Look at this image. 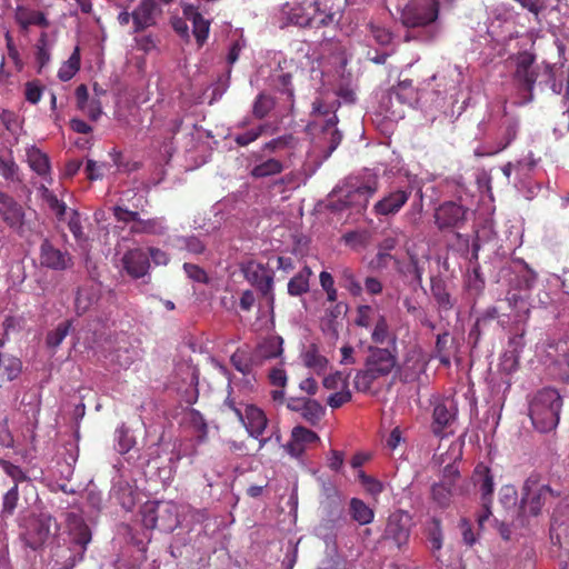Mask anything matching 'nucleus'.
Segmentation results:
<instances>
[{
    "label": "nucleus",
    "mask_w": 569,
    "mask_h": 569,
    "mask_svg": "<svg viewBox=\"0 0 569 569\" xmlns=\"http://www.w3.org/2000/svg\"><path fill=\"white\" fill-rule=\"evenodd\" d=\"M506 300L515 312L518 322H526L530 317L529 296H521L517 292H508Z\"/></svg>",
    "instance_id": "36"
},
{
    "label": "nucleus",
    "mask_w": 569,
    "mask_h": 569,
    "mask_svg": "<svg viewBox=\"0 0 569 569\" xmlns=\"http://www.w3.org/2000/svg\"><path fill=\"white\" fill-rule=\"evenodd\" d=\"M243 273L247 281L256 287L261 296L272 305L274 301L273 271L261 263L249 262L243 269Z\"/></svg>",
    "instance_id": "16"
},
{
    "label": "nucleus",
    "mask_w": 569,
    "mask_h": 569,
    "mask_svg": "<svg viewBox=\"0 0 569 569\" xmlns=\"http://www.w3.org/2000/svg\"><path fill=\"white\" fill-rule=\"evenodd\" d=\"M283 340L279 336H272L263 340L254 351V358L257 359H272L280 356Z\"/></svg>",
    "instance_id": "39"
},
{
    "label": "nucleus",
    "mask_w": 569,
    "mask_h": 569,
    "mask_svg": "<svg viewBox=\"0 0 569 569\" xmlns=\"http://www.w3.org/2000/svg\"><path fill=\"white\" fill-rule=\"evenodd\" d=\"M249 436L259 439L268 426V419L262 409L254 405H246V421L242 423Z\"/></svg>",
    "instance_id": "28"
},
{
    "label": "nucleus",
    "mask_w": 569,
    "mask_h": 569,
    "mask_svg": "<svg viewBox=\"0 0 569 569\" xmlns=\"http://www.w3.org/2000/svg\"><path fill=\"white\" fill-rule=\"evenodd\" d=\"M67 530L70 540L80 550V558H82L88 543L91 541V532L88 525L84 522L79 511H68L64 515Z\"/></svg>",
    "instance_id": "18"
},
{
    "label": "nucleus",
    "mask_w": 569,
    "mask_h": 569,
    "mask_svg": "<svg viewBox=\"0 0 569 569\" xmlns=\"http://www.w3.org/2000/svg\"><path fill=\"white\" fill-rule=\"evenodd\" d=\"M159 8L153 0H141L132 12L134 31L139 32L156 23Z\"/></svg>",
    "instance_id": "26"
},
{
    "label": "nucleus",
    "mask_w": 569,
    "mask_h": 569,
    "mask_svg": "<svg viewBox=\"0 0 569 569\" xmlns=\"http://www.w3.org/2000/svg\"><path fill=\"white\" fill-rule=\"evenodd\" d=\"M312 270L310 267L305 266L296 276H293L288 282V293L292 297H299L307 293L310 289V277Z\"/></svg>",
    "instance_id": "40"
},
{
    "label": "nucleus",
    "mask_w": 569,
    "mask_h": 569,
    "mask_svg": "<svg viewBox=\"0 0 569 569\" xmlns=\"http://www.w3.org/2000/svg\"><path fill=\"white\" fill-rule=\"evenodd\" d=\"M455 488L447 482H437L431 487V497L433 502L441 509H446L451 503V497Z\"/></svg>",
    "instance_id": "45"
},
{
    "label": "nucleus",
    "mask_w": 569,
    "mask_h": 569,
    "mask_svg": "<svg viewBox=\"0 0 569 569\" xmlns=\"http://www.w3.org/2000/svg\"><path fill=\"white\" fill-rule=\"evenodd\" d=\"M411 531V518L408 512L399 510L389 516L385 538L398 548L408 543Z\"/></svg>",
    "instance_id": "17"
},
{
    "label": "nucleus",
    "mask_w": 569,
    "mask_h": 569,
    "mask_svg": "<svg viewBox=\"0 0 569 569\" xmlns=\"http://www.w3.org/2000/svg\"><path fill=\"white\" fill-rule=\"evenodd\" d=\"M102 287L99 282H87L79 287L74 297V311L82 316L99 306Z\"/></svg>",
    "instance_id": "19"
},
{
    "label": "nucleus",
    "mask_w": 569,
    "mask_h": 569,
    "mask_svg": "<svg viewBox=\"0 0 569 569\" xmlns=\"http://www.w3.org/2000/svg\"><path fill=\"white\" fill-rule=\"evenodd\" d=\"M485 284H486V281L481 273L480 264L478 262H476L472 266L471 270H469L467 273V279H466L467 289L471 293L478 296L483 291Z\"/></svg>",
    "instance_id": "50"
},
{
    "label": "nucleus",
    "mask_w": 569,
    "mask_h": 569,
    "mask_svg": "<svg viewBox=\"0 0 569 569\" xmlns=\"http://www.w3.org/2000/svg\"><path fill=\"white\" fill-rule=\"evenodd\" d=\"M515 279L511 284L515 289L530 292L537 283L538 274L532 270L523 259H515L511 267Z\"/></svg>",
    "instance_id": "24"
},
{
    "label": "nucleus",
    "mask_w": 569,
    "mask_h": 569,
    "mask_svg": "<svg viewBox=\"0 0 569 569\" xmlns=\"http://www.w3.org/2000/svg\"><path fill=\"white\" fill-rule=\"evenodd\" d=\"M458 416V405L451 397L440 398L433 402L430 430L437 438L443 439L453 433L452 426Z\"/></svg>",
    "instance_id": "11"
},
{
    "label": "nucleus",
    "mask_w": 569,
    "mask_h": 569,
    "mask_svg": "<svg viewBox=\"0 0 569 569\" xmlns=\"http://www.w3.org/2000/svg\"><path fill=\"white\" fill-rule=\"evenodd\" d=\"M562 103L565 107V110L561 112V114L558 117V120L556 121L553 132L558 137H562L566 132L569 131V71L566 78V90L565 94L562 97Z\"/></svg>",
    "instance_id": "47"
},
{
    "label": "nucleus",
    "mask_w": 569,
    "mask_h": 569,
    "mask_svg": "<svg viewBox=\"0 0 569 569\" xmlns=\"http://www.w3.org/2000/svg\"><path fill=\"white\" fill-rule=\"evenodd\" d=\"M27 160L30 168L39 176H47L50 172L49 158L40 149L31 146L27 149Z\"/></svg>",
    "instance_id": "42"
},
{
    "label": "nucleus",
    "mask_w": 569,
    "mask_h": 569,
    "mask_svg": "<svg viewBox=\"0 0 569 569\" xmlns=\"http://www.w3.org/2000/svg\"><path fill=\"white\" fill-rule=\"evenodd\" d=\"M336 0H295L286 2L281 14L291 24L300 28L320 29L336 27L341 18V8Z\"/></svg>",
    "instance_id": "1"
},
{
    "label": "nucleus",
    "mask_w": 569,
    "mask_h": 569,
    "mask_svg": "<svg viewBox=\"0 0 569 569\" xmlns=\"http://www.w3.org/2000/svg\"><path fill=\"white\" fill-rule=\"evenodd\" d=\"M0 214L10 228L19 233L23 232L26 226L24 210L8 194L0 201Z\"/></svg>",
    "instance_id": "20"
},
{
    "label": "nucleus",
    "mask_w": 569,
    "mask_h": 569,
    "mask_svg": "<svg viewBox=\"0 0 569 569\" xmlns=\"http://www.w3.org/2000/svg\"><path fill=\"white\" fill-rule=\"evenodd\" d=\"M563 400L555 388H543L529 403V416L536 430L549 432L557 428Z\"/></svg>",
    "instance_id": "4"
},
{
    "label": "nucleus",
    "mask_w": 569,
    "mask_h": 569,
    "mask_svg": "<svg viewBox=\"0 0 569 569\" xmlns=\"http://www.w3.org/2000/svg\"><path fill=\"white\" fill-rule=\"evenodd\" d=\"M80 68V53L76 48L69 59L60 67L58 77L61 81H69Z\"/></svg>",
    "instance_id": "51"
},
{
    "label": "nucleus",
    "mask_w": 569,
    "mask_h": 569,
    "mask_svg": "<svg viewBox=\"0 0 569 569\" xmlns=\"http://www.w3.org/2000/svg\"><path fill=\"white\" fill-rule=\"evenodd\" d=\"M405 104H399L396 100V94L389 89L387 92H385L379 101V108L381 113L390 120H398L403 118L405 111H403Z\"/></svg>",
    "instance_id": "37"
},
{
    "label": "nucleus",
    "mask_w": 569,
    "mask_h": 569,
    "mask_svg": "<svg viewBox=\"0 0 569 569\" xmlns=\"http://www.w3.org/2000/svg\"><path fill=\"white\" fill-rule=\"evenodd\" d=\"M431 293L441 311H449L453 308L455 301L442 280H432Z\"/></svg>",
    "instance_id": "44"
},
{
    "label": "nucleus",
    "mask_w": 569,
    "mask_h": 569,
    "mask_svg": "<svg viewBox=\"0 0 569 569\" xmlns=\"http://www.w3.org/2000/svg\"><path fill=\"white\" fill-rule=\"evenodd\" d=\"M391 91L396 94V100L399 104L412 106L418 101L417 90L410 79L399 80L397 86L391 88Z\"/></svg>",
    "instance_id": "41"
},
{
    "label": "nucleus",
    "mask_w": 569,
    "mask_h": 569,
    "mask_svg": "<svg viewBox=\"0 0 569 569\" xmlns=\"http://www.w3.org/2000/svg\"><path fill=\"white\" fill-rule=\"evenodd\" d=\"M134 445L133 437L129 433V430L121 426L116 430V449L119 453H127Z\"/></svg>",
    "instance_id": "55"
},
{
    "label": "nucleus",
    "mask_w": 569,
    "mask_h": 569,
    "mask_svg": "<svg viewBox=\"0 0 569 569\" xmlns=\"http://www.w3.org/2000/svg\"><path fill=\"white\" fill-rule=\"evenodd\" d=\"M267 128H268L267 124H260L254 129L248 130L242 133H237L233 136V141L239 147H246V146L250 144L251 142L256 141L259 137H261Z\"/></svg>",
    "instance_id": "59"
},
{
    "label": "nucleus",
    "mask_w": 569,
    "mask_h": 569,
    "mask_svg": "<svg viewBox=\"0 0 569 569\" xmlns=\"http://www.w3.org/2000/svg\"><path fill=\"white\" fill-rule=\"evenodd\" d=\"M292 141L291 134L281 136L264 143L259 152L268 156L289 147Z\"/></svg>",
    "instance_id": "60"
},
{
    "label": "nucleus",
    "mask_w": 569,
    "mask_h": 569,
    "mask_svg": "<svg viewBox=\"0 0 569 569\" xmlns=\"http://www.w3.org/2000/svg\"><path fill=\"white\" fill-rule=\"evenodd\" d=\"M181 423L184 432H189L197 442H201L206 439L208 432V426L202 415L194 409L186 408L180 412Z\"/></svg>",
    "instance_id": "21"
},
{
    "label": "nucleus",
    "mask_w": 569,
    "mask_h": 569,
    "mask_svg": "<svg viewBox=\"0 0 569 569\" xmlns=\"http://www.w3.org/2000/svg\"><path fill=\"white\" fill-rule=\"evenodd\" d=\"M302 362L307 368L313 369L318 375L322 373L328 366V359L322 356L316 343L309 345L301 352Z\"/></svg>",
    "instance_id": "35"
},
{
    "label": "nucleus",
    "mask_w": 569,
    "mask_h": 569,
    "mask_svg": "<svg viewBox=\"0 0 569 569\" xmlns=\"http://www.w3.org/2000/svg\"><path fill=\"white\" fill-rule=\"evenodd\" d=\"M491 326L490 322L482 319L481 317H478L470 329L468 333V342L471 345L472 348H476L480 340L482 335L487 331V329Z\"/></svg>",
    "instance_id": "58"
},
{
    "label": "nucleus",
    "mask_w": 569,
    "mask_h": 569,
    "mask_svg": "<svg viewBox=\"0 0 569 569\" xmlns=\"http://www.w3.org/2000/svg\"><path fill=\"white\" fill-rule=\"evenodd\" d=\"M519 355L506 350L500 358L499 368L502 372L511 375L519 367Z\"/></svg>",
    "instance_id": "63"
},
{
    "label": "nucleus",
    "mask_w": 569,
    "mask_h": 569,
    "mask_svg": "<svg viewBox=\"0 0 569 569\" xmlns=\"http://www.w3.org/2000/svg\"><path fill=\"white\" fill-rule=\"evenodd\" d=\"M468 214V208L455 202L446 201L435 211V222L439 230H452L461 228Z\"/></svg>",
    "instance_id": "14"
},
{
    "label": "nucleus",
    "mask_w": 569,
    "mask_h": 569,
    "mask_svg": "<svg viewBox=\"0 0 569 569\" xmlns=\"http://www.w3.org/2000/svg\"><path fill=\"white\" fill-rule=\"evenodd\" d=\"M0 370L7 381L16 380L22 371V362L19 358L0 352Z\"/></svg>",
    "instance_id": "43"
},
{
    "label": "nucleus",
    "mask_w": 569,
    "mask_h": 569,
    "mask_svg": "<svg viewBox=\"0 0 569 569\" xmlns=\"http://www.w3.org/2000/svg\"><path fill=\"white\" fill-rule=\"evenodd\" d=\"M378 191V178L375 174L350 177L341 189L339 202L341 207H350L360 211L366 209L369 199Z\"/></svg>",
    "instance_id": "7"
},
{
    "label": "nucleus",
    "mask_w": 569,
    "mask_h": 569,
    "mask_svg": "<svg viewBox=\"0 0 569 569\" xmlns=\"http://www.w3.org/2000/svg\"><path fill=\"white\" fill-rule=\"evenodd\" d=\"M13 17L22 31H27L31 26L49 27V21L43 12L32 10L26 6H17Z\"/></svg>",
    "instance_id": "29"
},
{
    "label": "nucleus",
    "mask_w": 569,
    "mask_h": 569,
    "mask_svg": "<svg viewBox=\"0 0 569 569\" xmlns=\"http://www.w3.org/2000/svg\"><path fill=\"white\" fill-rule=\"evenodd\" d=\"M552 496L553 491L549 486L540 485L536 478L529 477L522 486L519 513L523 517L538 516L547 499Z\"/></svg>",
    "instance_id": "10"
},
{
    "label": "nucleus",
    "mask_w": 569,
    "mask_h": 569,
    "mask_svg": "<svg viewBox=\"0 0 569 569\" xmlns=\"http://www.w3.org/2000/svg\"><path fill=\"white\" fill-rule=\"evenodd\" d=\"M512 83L523 97L526 102L533 99V88L539 73L536 56L529 51L519 52L515 59Z\"/></svg>",
    "instance_id": "8"
},
{
    "label": "nucleus",
    "mask_w": 569,
    "mask_h": 569,
    "mask_svg": "<svg viewBox=\"0 0 569 569\" xmlns=\"http://www.w3.org/2000/svg\"><path fill=\"white\" fill-rule=\"evenodd\" d=\"M230 77L231 68L218 77L217 81L212 84V96L209 102L210 104L219 100L227 92L230 86Z\"/></svg>",
    "instance_id": "57"
},
{
    "label": "nucleus",
    "mask_w": 569,
    "mask_h": 569,
    "mask_svg": "<svg viewBox=\"0 0 569 569\" xmlns=\"http://www.w3.org/2000/svg\"><path fill=\"white\" fill-rule=\"evenodd\" d=\"M183 14L187 20L192 23V33L199 47H201L209 34L210 22L206 20L198 10L192 6L183 8Z\"/></svg>",
    "instance_id": "32"
},
{
    "label": "nucleus",
    "mask_w": 569,
    "mask_h": 569,
    "mask_svg": "<svg viewBox=\"0 0 569 569\" xmlns=\"http://www.w3.org/2000/svg\"><path fill=\"white\" fill-rule=\"evenodd\" d=\"M272 84L277 91L292 100L295 90L292 86V76L289 72H281L272 77Z\"/></svg>",
    "instance_id": "53"
},
{
    "label": "nucleus",
    "mask_w": 569,
    "mask_h": 569,
    "mask_svg": "<svg viewBox=\"0 0 569 569\" xmlns=\"http://www.w3.org/2000/svg\"><path fill=\"white\" fill-rule=\"evenodd\" d=\"M40 262L42 266L53 270H64L71 263L68 252L52 246L49 240H44L40 246Z\"/></svg>",
    "instance_id": "22"
},
{
    "label": "nucleus",
    "mask_w": 569,
    "mask_h": 569,
    "mask_svg": "<svg viewBox=\"0 0 569 569\" xmlns=\"http://www.w3.org/2000/svg\"><path fill=\"white\" fill-rule=\"evenodd\" d=\"M325 412L326 409L319 401L310 399L305 407H302L300 415L309 425L317 426L325 416Z\"/></svg>",
    "instance_id": "48"
},
{
    "label": "nucleus",
    "mask_w": 569,
    "mask_h": 569,
    "mask_svg": "<svg viewBox=\"0 0 569 569\" xmlns=\"http://www.w3.org/2000/svg\"><path fill=\"white\" fill-rule=\"evenodd\" d=\"M348 311V305L337 302L335 306L326 309L325 317L321 320V330L331 340L339 338L340 322L338 319Z\"/></svg>",
    "instance_id": "27"
},
{
    "label": "nucleus",
    "mask_w": 569,
    "mask_h": 569,
    "mask_svg": "<svg viewBox=\"0 0 569 569\" xmlns=\"http://www.w3.org/2000/svg\"><path fill=\"white\" fill-rule=\"evenodd\" d=\"M291 438L297 439L303 446L319 441V436L315 431L302 426H297L292 429Z\"/></svg>",
    "instance_id": "64"
},
{
    "label": "nucleus",
    "mask_w": 569,
    "mask_h": 569,
    "mask_svg": "<svg viewBox=\"0 0 569 569\" xmlns=\"http://www.w3.org/2000/svg\"><path fill=\"white\" fill-rule=\"evenodd\" d=\"M367 352L365 367L356 372L353 380L355 388L360 392L370 391L373 382L389 376L398 362L396 348L391 350L370 345Z\"/></svg>",
    "instance_id": "3"
},
{
    "label": "nucleus",
    "mask_w": 569,
    "mask_h": 569,
    "mask_svg": "<svg viewBox=\"0 0 569 569\" xmlns=\"http://www.w3.org/2000/svg\"><path fill=\"white\" fill-rule=\"evenodd\" d=\"M140 515L147 529L172 532L178 527V505L172 501H148L141 507Z\"/></svg>",
    "instance_id": "6"
},
{
    "label": "nucleus",
    "mask_w": 569,
    "mask_h": 569,
    "mask_svg": "<svg viewBox=\"0 0 569 569\" xmlns=\"http://www.w3.org/2000/svg\"><path fill=\"white\" fill-rule=\"evenodd\" d=\"M267 154L261 152H254L252 158L256 164L250 170V176L254 179L268 178L271 176L279 174L283 171V163L276 158H267Z\"/></svg>",
    "instance_id": "25"
},
{
    "label": "nucleus",
    "mask_w": 569,
    "mask_h": 569,
    "mask_svg": "<svg viewBox=\"0 0 569 569\" xmlns=\"http://www.w3.org/2000/svg\"><path fill=\"white\" fill-rule=\"evenodd\" d=\"M425 535L427 538L428 548L436 560H439L437 555L443 546V530L440 518L431 517L425 525Z\"/></svg>",
    "instance_id": "30"
},
{
    "label": "nucleus",
    "mask_w": 569,
    "mask_h": 569,
    "mask_svg": "<svg viewBox=\"0 0 569 569\" xmlns=\"http://www.w3.org/2000/svg\"><path fill=\"white\" fill-rule=\"evenodd\" d=\"M358 479H359L360 483L362 485V487L366 489V491L373 497L379 496L385 489V486L380 480H378L377 478H375L372 476L367 475L362 470H359Z\"/></svg>",
    "instance_id": "56"
},
{
    "label": "nucleus",
    "mask_w": 569,
    "mask_h": 569,
    "mask_svg": "<svg viewBox=\"0 0 569 569\" xmlns=\"http://www.w3.org/2000/svg\"><path fill=\"white\" fill-rule=\"evenodd\" d=\"M412 193V187L409 184L390 189L378 200L372 208L377 217H393L408 202Z\"/></svg>",
    "instance_id": "12"
},
{
    "label": "nucleus",
    "mask_w": 569,
    "mask_h": 569,
    "mask_svg": "<svg viewBox=\"0 0 569 569\" xmlns=\"http://www.w3.org/2000/svg\"><path fill=\"white\" fill-rule=\"evenodd\" d=\"M441 0H410L401 12V22L407 28L405 40L429 42L440 33L437 22Z\"/></svg>",
    "instance_id": "2"
},
{
    "label": "nucleus",
    "mask_w": 569,
    "mask_h": 569,
    "mask_svg": "<svg viewBox=\"0 0 569 569\" xmlns=\"http://www.w3.org/2000/svg\"><path fill=\"white\" fill-rule=\"evenodd\" d=\"M112 495L127 511L132 510L140 496L137 488L123 479H119L117 482H114Z\"/></svg>",
    "instance_id": "31"
},
{
    "label": "nucleus",
    "mask_w": 569,
    "mask_h": 569,
    "mask_svg": "<svg viewBox=\"0 0 569 569\" xmlns=\"http://www.w3.org/2000/svg\"><path fill=\"white\" fill-rule=\"evenodd\" d=\"M273 99L264 93H260L253 102L252 114L257 119H263L273 109Z\"/></svg>",
    "instance_id": "54"
},
{
    "label": "nucleus",
    "mask_w": 569,
    "mask_h": 569,
    "mask_svg": "<svg viewBox=\"0 0 569 569\" xmlns=\"http://www.w3.org/2000/svg\"><path fill=\"white\" fill-rule=\"evenodd\" d=\"M137 351L129 346H120L108 355V367L113 370L128 369L137 358Z\"/></svg>",
    "instance_id": "33"
},
{
    "label": "nucleus",
    "mask_w": 569,
    "mask_h": 569,
    "mask_svg": "<svg viewBox=\"0 0 569 569\" xmlns=\"http://www.w3.org/2000/svg\"><path fill=\"white\" fill-rule=\"evenodd\" d=\"M349 513L351 519L361 526L371 523L375 518L373 510L359 498L350 499Z\"/></svg>",
    "instance_id": "38"
},
{
    "label": "nucleus",
    "mask_w": 569,
    "mask_h": 569,
    "mask_svg": "<svg viewBox=\"0 0 569 569\" xmlns=\"http://www.w3.org/2000/svg\"><path fill=\"white\" fill-rule=\"evenodd\" d=\"M124 270L132 278H142L150 267L149 256L142 249H132L122 257Z\"/></svg>",
    "instance_id": "23"
},
{
    "label": "nucleus",
    "mask_w": 569,
    "mask_h": 569,
    "mask_svg": "<svg viewBox=\"0 0 569 569\" xmlns=\"http://www.w3.org/2000/svg\"><path fill=\"white\" fill-rule=\"evenodd\" d=\"M520 128V120L505 111L500 120L497 133L492 143L483 144L475 150V156H493L507 149L517 138Z\"/></svg>",
    "instance_id": "9"
},
{
    "label": "nucleus",
    "mask_w": 569,
    "mask_h": 569,
    "mask_svg": "<svg viewBox=\"0 0 569 569\" xmlns=\"http://www.w3.org/2000/svg\"><path fill=\"white\" fill-rule=\"evenodd\" d=\"M176 130L171 129L158 142V160L163 163H169L176 152L174 141Z\"/></svg>",
    "instance_id": "46"
},
{
    "label": "nucleus",
    "mask_w": 569,
    "mask_h": 569,
    "mask_svg": "<svg viewBox=\"0 0 569 569\" xmlns=\"http://www.w3.org/2000/svg\"><path fill=\"white\" fill-rule=\"evenodd\" d=\"M475 483L481 492L482 512L478 516V525L482 527L483 523L491 516L492 493L495 489L493 476L490 469L483 465H478L473 475Z\"/></svg>",
    "instance_id": "15"
},
{
    "label": "nucleus",
    "mask_w": 569,
    "mask_h": 569,
    "mask_svg": "<svg viewBox=\"0 0 569 569\" xmlns=\"http://www.w3.org/2000/svg\"><path fill=\"white\" fill-rule=\"evenodd\" d=\"M56 526V520L49 515H41L30 520L26 531L22 533L24 545L32 550H38L49 539L52 527Z\"/></svg>",
    "instance_id": "13"
},
{
    "label": "nucleus",
    "mask_w": 569,
    "mask_h": 569,
    "mask_svg": "<svg viewBox=\"0 0 569 569\" xmlns=\"http://www.w3.org/2000/svg\"><path fill=\"white\" fill-rule=\"evenodd\" d=\"M339 107L340 101L338 99H335L331 102H326L322 99H316L312 102V114L323 117L322 134L323 139L328 143L326 149L322 151L320 163L331 156L342 140V133L337 129L338 117L336 112Z\"/></svg>",
    "instance_id": "5"
},
{
    "label": "nucleus",
    "mask_w": 569,
    "mask_h": 569,
    "mask_svg": "<svg viewBox=\"0 0 569 569\" xmlns=\"http://www.w3.org/2000/svg\"><path fill=\"white\" fill-rule=\"evenodd\" d=\"M72 328V320H67L58 325V327L47 335V346L49 348H58Z\"/></svg>",
    "instance_id": "52"
},
{
    "label": "nucleus",
    "mask_w": 569,
    "mask_h": 569,
    "mask_svg": "<svg viewBox=\"0 0 569 569\" xmlns=\"http://www.w3.org/2000/svg\"><path fill=\"white\" fill-rule=\"evenodd\" d=\"M0 121L13 136H18L22 129L20 118L12 111L3 110L0 114Z\"/></svg>",
    "instance_id": "61"
},
{
    "label": "nucleus",
    "mask_w": 569,
    "mask_h": 569,
    "mask_svg": "<svg viewBox=\"0 0 569 569\" xmlns=\"http://www.w3.org/2000/svg\"><path fill=\"white\" fill-rule=\"evenodd\" d=\"M371 340L377 346L383 345L386 342H391L392 346L395 347L397 337L390 330L388 319L385 315H378L371 332Z\"/></svg>",
    "instance_id": "34"
},
{
    "label": "nucleus",
    "mask_w": 569,
    "mask_h": 569,
    "mask_svg": "<svg viewBox=\"0 0 569 569\" xmlns=\"http://www.w3.org/2000/svg\"><path fill=\"white\" fill-rule=\"evenodd\" d=\"M19 500V491L17 486H12L3 496L2 500V515L11 516L13 515L17 503Z\"/></svg>",
    "instance_id": "62"
},
{
    "label": "nucleus",
    "mask_w": 569,
    "mask_h": 569,
    "mask_svg": "<svg viewBox=\"0 0 569 569\" xmlns=\"http://www.w3.org/2000/svg\"><path fill=\"white\" fill-rule=\"evenodd\" d=\"M339 281L340 284L347 289L353 297H359L362 293V287L358 281L352 269L348 267H343L339 271Z\"/></svg>",
    "instance_id": "49"
}]
</instances>
